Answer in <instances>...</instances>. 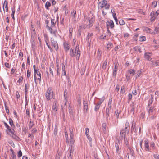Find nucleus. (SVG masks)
Masks as SVG:
<instances>
[{
    "label": "nucleus",
    "instance_id": "1",
    "mask_svg": "<svg viewBox=\"0 0 159 159\" xmlns=\"http://www.w3.org/2000/svg\"><path fill=\"white\" fill-rule=\"evenodd\" d=\"M70 55L71 57L76 56V59H79L80 55V52L79 48V45L76 46L75 50L72 48H71Z\"/></svg>",
    "mask_w": 159,
    "mask_h": 159
},
{
    "label": "nucleus",
    "instance_id": "2",
    "mask_svg": "<svg viewBox=\"0 0 159 159\" xmlns=\"http://www.w3.org/2000/svg\"><path fill=\"white\" fill-rule=\"evenodd\" d=\"M110 5L108 4L107 1L103 0L100 2L98 4V7L100 9H101L104 7L106 9H109L110 8Z\"/></svg>",
    "mask_w": 159,
    "mask_h": 159
},
{
    "label": "nucleus",
    "instance_id": "3",
    "mask_svg": "<svg viewBox=\"0 0 159 159\" xmlns=\"http://www.w3.org/2000/svg\"><path fill=\"white\" fill-rule=\"evenodd\" d=\"M129 122H126L125 125L124 129H123L120 132L121 137H125L126 135V133H128L129 130Z\"/></svg>",
    "mask_w": 159,
    "mask_h": 159
},
{
    "label": "nucleus",
    "instance_id": "4",
    "mask_svg": "<svg viewBox=\"0 0 159 159\" xmlns=\"http://www.w3.org/2000/svg\"><path fill=\"white\" fill-rule=\"evenodd\" d=\"M53 91L51 88H49L46 92L45 96L47 100H49L52 98Z\"/></svg>",
    "mask_w": 159,
    "mask_h": 159
},
{
    "label": "nucleus",
    "instance_id": "5",
    "mask_svg": "<svg viewBox=\"0 0 159 159\" xmlns=\"http://www.w3.org/2000/svg\"><path fill=\"white\" fill-rule=\"evenodd\" d=\"M106 25L107 28H109L110 27L111 29H113L114 27L113 21L111 20L106 22Z\"/></svg>",
    "mask_w": 159,
    "mask_h": 159
},
{
    "label": "nucleus",
    "instance_id": "6",
    "mask_svg": "<svg viewBox=\"0 0 159 159\" xmlns=\"http://www.w3.org/2000/svg\"><path fill=\"white\" fill-rule=\"evenodd\" d=\"M46 28L48 29L51 34H53L55 37H56V34L57 32V30H53L52 27H49L48 25H46Z\"/></svg>",
    "mask_w": 159,
    "mask_h": 159
},
{
    "label": "nucleus",
    "instance_id": "7",
    "mask_svg": "<svg viewBox=\"0 0 159 159\" xmlns=\"http://www.w3.org/2000/svg\"><path fill=\"white\" fill-rule=\"evenodd\" d=\"M51 43L52 45L54 48L57 50L58 49V46L57 41H55L53 39H51Z\"/></svg>",
    "mask_w": 159,
    "mask_h": 159
},
{
    "label": "nucleus",
    "instance_id": "8",
    "mask_svg": "<svg viewBox=\"0 0 159 159\" xmlns=\"http://www.w3.org/2000/svg\"><path fill=\"white\" fill-rule=\"evenodd\" d=\"M88 20L89 21V23L87 26H88L90 28L93 25V24L95 21L94 19L93 18H88Z\"/></svg>",
    "mask_w": 159,
    "mask_h": 159
},
{
    "label": "nucleus",
    "instance_id": "9",
    "mask_svg": "<svg viewBox=\"0 0 159 159\" xmlns=\"http://www.w3.org/2000/svg\"><path fill=\"white\" fill-rule=\"evenodd\" d=\"M145 150L146 151H150V150L148 144V141L147 139L144 140Z\"/></svg>",
    "mask_w": 159,
    "mask_h": 159
},
{
    "label": "nucleus",
    "instance_id": "10",
    "mask_svg": "<svg viewBox=\"0 0 159 159\" xmlns=\"http://www.w3.org/2000/svg\"><path fill=\"white\" fill-rule=\"evenodd\" d=\"M119 142L120 141L118 139H117V140H116L115 143V147L116 149V152L118 154L120 153L119 152V145H120Z\"/></svg>",
    "mask_w": 159,
    "mask_h": 159
},
{
    "label": "nucleus",
    "instance_id": "11",
    "mask_svg": "<svg viewBox=\"0 0 159 159\" xmlns=\"http://www.w3.org/2000/svg\"><path fill=\"white\" fill-rule=\"evenodd\" d=\"M63 45L65 50L67 52L69 50L70 47V44L68 42H65L64 43Z\"/></svg>",
    "mask_w": 159,
    "mask_h": 159
},
{
    "label": "nucleus",
    "instance_id": "12",
    "mask_svg": "<svg viewBox=\"0 0 159 159\" xmlns=\"http://www.w3.org/2000/svg\"><path fill=\"white\" fill-rule=\"evenodd\" d=\"M58 107L57 104L56 102H55L53 103L52 106V110L53 112H56L57 110Z\"/></svg>",
    "mask_w": 159,
    "mask_h": 159
},
{
    "label": "nucleus",
    "instance_id": "13",
    "mask_svg": "<svg viewBox=\"0 0 159 159\" xmlns=\"http://www.w3.org/2000/svg\"><path fill=\"white\" fill-rule=\"evenodd\" d=\"M54 64L53 63H52L51 64L50 66L49 67V72L50 74H51L52 75V76L53 77L54 76L53 71L52 70V69H54Z\"/></svg>",
    "mask_w": 159,
    "mask_h": 159
},
{
    "label": "nucleus",
    "instance_id": "14",
    "mask_svg": "<svg viewBox=\"0 0 159 159\" xmlns=\"http://www.w3.org/2000/svg\"><path fill=\"white\" fill-rule=\"evenodd\" d=\"M83 107L84 109L86 110L87 112L88 109V102L87 100H83Z\"/></svg>",
    "mask_w": 159,
    "mask_h": 159
},
{
    "label": "nucleus",
    "instance_id": "15",
    "mask_svg": "<svg viewBox=\"0 0 159 159\" xmlns=\"http://www.w3.org/2000/svg\"><path fill=\"white\" fill-rule=\"evenodd\" d=\"M70 143L71 144L70 145V147H69L70 150L69 152L73 154L74 150V146L73 144L72 143V141H70Z\"/></svg>",
    "mask_w": 159,
    "mask_h": 159
},
{
    "label": "nucleus",
    "instance_id": "16",
    "mask_svg": "<svg viewBox=\"0 0 159 159\" xmlns=\"http://www.w3.org/2000/svg\"><path fill=\"white\" fill-rule=\"evenodd\" d=\"M111 109H110L109 108H107L106 110V118L108 120L109 117V113H110V110Z\"/></svg>",
    "mask_w": 159,
    "mask_h": 159
},
{
    "label": "nucleus",
    "instance_id": "17",
    "mask_svg": "<svg viewBox=\"0 0 159 159\" xmlns=\"http://www.w3.org/2000/svg\"><path fill=\"white\" fill-rule=\"evenodd\" d=\"M150 54H151V53H150L149 52L145 53L144 54L145 58L149 60V59L150 58V56L149 55Z\"/></svg>",
    "mask_w": 159,
    "mask_h": 159
},
{
    "label": "nucleus",
    "instance_id": "18",
    "mask_svg": "<svg viewBox=\"0 0 159 159\" xmlns=\"http://www.w3.org/2000/svg\"><path fill=\"white\" fill-rule=\"evenodd\" d=\"M102 128L103 131L105 133L106 132V124L105 123H104L102 124Z\"/></svg>",
    "mask_w": 159,
    "mask_h": 159
},
{
    "label": "nucleus",
    "instance_id": "19",
    "mask_svg": "<svg viewBox=\"0 0 159 159\" xmlns=\"http://www.w3.org/2000/svg\"><path fill=\"white\" fill-rule=\"evenodd\" d=\"M11 136L14 139L16 140L19 141L20 140V138L15 134L11 135Z\"/></svg>",
    "mask_w": 159,
    "mask_h": 159
},
{
    "label": "nucleus",
    "instance_id": "20",
    "mask_svg": "<svg viewBox=\"0 0 159 159\" xmlns=\"http://www.w3.org/2000/svg\"><path fill=\"white\" fill-rule=\"evenodd\" d=\"M9 123L11 127H15V125H14L13 120L11 118H9Z\"/></svg>",
    "mask_w": 159,
    "mask_h": 159
},
{
    "label": "nucleus",
    "instance_id": "21",
    "mask_svg": "<svg viewBox=\"0 0 159 159\" xmlns=\"http://www.w3.org/2000/svg\"><path fill=\"white\" fill-rule=\"evenodd\" d=\"M112 101V98H110L109 99L108 103V107L110 108V109L111 108V103Z\"/></svg>",
    "mask_w": 159,
    "mask_h": 159
},
{
    "label": "nucleus",
    "instance_id": "22",
    "mask_svg": "<svg viewBox=\"0 0 159 159\" xmlns=\"http://www.w3.org/2000/svg\"><path fill=\"white\" fill-rule=\"evenodd\" d=\"M10 150L11 152V156L12 158V159H16V155L15 154L14 151L12 149H11Z\"/></svg>",
    "mask_w": 159,
    "mask_h": 159
},
{
    "label": "nucleus",
    "instance_id": "23",
    "mask_svg": "<svg viewBox=\"0 0 159 159\" xmlns=\"http://www.w3.org/2000/svg\"><path fill=\"white\" fill-rule=\"evenodd\" d=\"M121 137L124 139L125 144L128 146L129 144V142L127 138H126V135H125V137Z\"/></svg>",
    "mask_w": 159,
    "mask_h": 159
},
{
    "label": "nucleus",
    "instance_id": "24",
    "mask_svg": "<svg viewBox=\"0 0 159 159\" xmlns=\"http://www.w3.org/2000/svg\"><path fill=\"white\" fill-rule=\"evenodd\" d=\"M51 27H54L56 24V22L54 19H51Z\"/></svg>",
    "mask_w": 159,
    "mask_h": 159
},
{
    "label": "nucleus",
    "instance_id": "25",
    "mask_svg": "<svg viewBox=\"0 0 159 159\" xmlns=\"http://www.w3.org/2000/svg\"><path fill=\"white\" fill-rule=\"evenodd\" d=\"M23 79V78L22 76L20 77L17 81V84L19 85L20 84V83L22 82Z\"/></svg>",
    "mask_w": 159,
    "mask_h": 159
},
{
    "label": "nucleus",
    "instance_id": "26",
    "mask_svg": "<svg viewBox=\"0 0 159 159\" xmlns=\"http://www.w3.org/2000/svg\"><path fill=\"white\" fill-rule=\"evenodd\" d=\"M107 60H106L103 63V65L102 66V68L104 69H106V66L107 64Z\"/></svg>",
    "mask_w": 159,
    "mask_h": 159
},
{
    "label": "nucleus",
    "instance_id": "27",
    "mask_svg": "<svg viewBox=\"0 0 159 159\" xmlns=\"http://www.w3.org/2000/svg\"><path fill=\"white\" fill-rule=\"evenodd\" d=\"M62 70L64 74L65 75H66V73L65 71V66L63 63H62Z\"/></svg>",
    "mask_w": 159,
    "mask_h": 159
},
{
    "label": "nucleus",
    "instance_id": "28",
    "mask_svg": "<svg viewBox=\"0 0 159 159\" xmlns=\"http://www.w3.org/2000/svg\"><path fill=\"white\" fill-rule=\"evenodd\" d=\"M64 97L66 101H67V90L66 89H65L64 93Z\"/></svg>",
    "mask_w": 159,
    "mask_h": 159
},
{
    "label": "nucleus",
    "instance_id": "29",
    "mask_svg": "<svg viewBox=\"0 0 159 159\" xmlns=\"http://www.w3.org/2000/svg\"><path fill=\"white\" fill-rule=\"evenodd\" d=\"M12 14H11V16L13 20H15V17H14V14L15 13V9L14 7L12 8Z\"/></svg>",
    "mask_w": 159,
    "mask_h": 159
},
{
    "label": "nucleus",
    "instance_id": "30",
    "mask_svg": "<svg viewBox=\"0 0 159 159\" xmlns=\"http://www.w3.org/2000/svg\"><path fill=\"white\" fill-rule=\"evenodd\" d=\"M86 67L85 66L83 67L81 70L80 73L82 75H83L85 72Z\"/></svg>",
    "mask_w": 159,
    "mask_h": 159
},
{
    "label": "nucleus",
    "instance_id": "31",
    "mask_svg": "<svg viewBox=\"0 0 159 159\" xmlns=\"http://www.w3.org/2000/svg\"><path fill=\"white\" fill-rule=\"evenodd\" d=\"M125 88L124 86H122L121 89V93L124 94L125 92Z\"/></svg>",
    "mask_w": 159,
    "mask_h": 159
},
{
    "label": "nucleus",
    "instance_id": "32",
    "mask_svg": "<svg viewBox=\"0 0 159 159\" xmlns=\"http://www.w3.org/2000/svg\"><path fill=\"white\" fill-rule=\"evenodd\" d=\"M51 4L49 2H46L45 5V7L47 9H48V7L51 6Z\"/></svg>",
    "mask_w": 159,
    "mask_h": 159
},
{
    "label": "nucleus",
    "instance_id": "33",
    "mask_svg": "<svg viewBox=\"0 0 159 159\" xmlns=\"http://www.w3.org/2000/svg\"><path fill=\"white\" fill-rule=\"evenodd\" d=\"M29 129H31V128L33 126L34 124H33V123L32 122H31V121H30V122H29Z\"/></svg>",
    "mask_w": 159,
    "mask_h": 159
},
{
    "label": "nucleus",
    "instance_id": "34",
    "mask_svg": "<svg viewBox=\"0 0 159 159\" xmlns=\"http://www.w3.org/2000/svg\"><path fill=\"white\" fill-rule=\"evenodd\" d=\"M153 110H154V108L152 107H150L149 110L148 111L149 114H150L151 113L152 114V113L153 111Z\"/></svg>",
    "mask_w": 159,
    "mask_h": 159
},
{
    "label": "nucleus",
    "instance_id": "35",
    "mask_svg": "<svg viewBox=\"0 0 159 159\" xmlns=\"http://www.w3.org/2000/svg\"><path fill=\"white\" fill-rule=\"evenodd\" d=\"M82 28L81 26H80L79 27V29L78 30V34H79L80 36L81 35V32L82 31Z\"/></svg>",
    "mask_w": 159,
    "mask_h": 159
},
{
    "label": "nucleus",
    "instance_id": "36",
    "mask_svg": "<svg viewBox=\"0 0 159 159\" xmlns=\"http://www.w3.org/2000/svg\"><path fill=\"white\" fill-rule=\"evenodd\" d=\"M25 96H27V93L28 91V85L27 84H25Z\"/></svg>",
    "mask_w": 159,
    "mask_h": 159
},
{
    "label": "nucleus",
    "instance_id": "37",
    "mask_svg": "<svg viewBox=\"0 0 159 159\" xmlns=\"http://www.w3.org/2000/svg\"><path fill=\"white\" fill-rule=\"evenodd\" d=\"M76 13V11L74 10H73L71 12V15L73 18H75Z\"/></svg>",
    "mask_w": 159,
    "mask_h": 159
},
{
    "label": "nucleus",
    "instance_id": "38",
    "mask_svg": "<svg viewBox=\"0 0 159 159\" xmlns=\"http://www.w3.org/2000/svg\"><path fill=\"white\" fill-rule=\"evenodd\" d=\"M113 45L112 43L111 42L108 43L107 45V49H109L110 48H111Z\"/></svg>",
    "mask_w": 159,
    "mask_h": 159
},
{
    "label": "nucleus",
    "instance_id": "39",
    "mask_svg": "<svg viewBox=\"0 0 159 159\" xmlns=\"http://www.w3.org/2000/svg\"><path fill=\"white\" fill-rule=\"evenodd\" d=\"M100 105L97 103L95 107L94 110L95 111H97L99 110Z\"/></svg>",
    "mask_w": 159,
    "mask_h": 159
},
{
    "label": "nucleus",
    "instance_id": "40",
    "mask_svg": "<svg viewBox=\"0 0 159 159\" xmlns=\"http://www.w3.org/2000/svg\"><path fill=\"white\" fill-rule=\"evenodd\" d=\"M5 107V110H6V113L7 114H8L9 113V109L8 108L7 106L6 105V103H4Z\"/></svg>",
    "mask_w": 159,
    "mask_h": 159
},
{
    "label": "nucleus",
    "instance_id": "41",
    "mask_svg": "<svg viewBox=\"0 0 159 159\" xmlns=\"http://www.w3.org/2000/svg\"><path fill=\"white\" fill-rule=\"evenodd\" d=\"M72 153L69 152L68 155L67 156L68 159H72Z\"/></svg>",
    "mask_w": 159,
    "mask_h": 159
},
{
    "label": "nucleus",
    "instance_id": "42",
    "mask_svg": "<svg viewBox=\"0 0 159 159\" xmlns=\"http://www.w3.org/2000/svg\"><path fill=\"white\" fill-rule=\"evenodd\" d=\"M150 16H151L154 17L155 18H156V17L157 16L156 14H155L154 11H152L150 13Z\"/></svg>",
    "mask_w": 159,
    "mask_h": 159
},
{
    "label": "nucleus",
    "instance_id": "43",
    "mask_svg": "<svg viewBox=\"0 0 159 159\" xmlns=\"http://www.w3.org/2000/svg\"><path fill=\"white\" fill-rule=\"evenodd\" d=\"M129 71L130 74H132L133 75L135 73V71L133 69H131Z\"/></svg>",
    "mask_w": 159,
    "mask_h": 159
},
{
    "label": "nucleus",
    "instance_id": "44",
    "mask_svg": "<svg viewBox=\"0 0 159 159\" xmlns=\"http://www.w3.org/2000/svg\"><path fill=\"white\" fill-rule=\"evenodd\" d=\"M69 113L70 115L72 114L73 113V110L71 106H69Z\"/></svg>",
    "mask_w": 159,
    "mask_h": 159
},
{
    "label": "nucleus",
    "instance_id": "45",
    "mask_svg": "<svg viewBox=\"0 0 159 159\" xmlns=\"http://www.w3.org/2000/svg\"><path fill=\"white\" fill-rule=\"evenodd\" d=\"M119 23L121 25H123L125 24V22L122 19L119 20Z\"/></svg>",
    "mask_w": 159,
    "mask_h": 159
},
{
    "label": "nucleus",
    "instance_id": "46",
    "mask_svg": "<svg viewBox=\"0 0 159 159\" xmlns=\"http://www.w3.org/2000/svg\"><path fill=\"white\" fill-rule=\"evenodd\" d=\"M146 40V38L145 36H142L140 37L139 38V41H145Z\"/></svg>",
    "mask_w": 159,
    "mask_h": 159
},
{
    "label": "nucleus",
    "instance_id": "47",
    "mask_svg": "<svg viewBox=\"0 0 159 159\" xmlns=\"http://www.w3.org/2000/svg\"><path fill=\"white\" fill-rule=\"evenodd\" d=\"M128 148L130 150L131 154L133 156H134V153L133 150L132 149L130 148L129 147H128Z\"/></svg>",
    "mask_w": 159,
    "mask_h": 159
},
{
    "label": "nucleus",
    "instance_id": "48",
    "mask_svg": "<svg viewBox=\"0 0 159 159\" xmlns=\"http://www.w3.org/2000/svg\"><path fill=\"white\" fill-rule=\"evenodd\" d=\"M145 113V112H143L141 113L140 116V118L142 119H143L144 117Z\"/></svg>",
    "mask_w": 159,
    "mask_h": 159
},
{
    "label": "nucleus",
    "instance_id": "49",
    "mask_svg": "<svg viewBox=\"0 0 159 159\" xmlns=\"http://www.w3.org/2000/svg\"><path fill=\"white\" fill-rule=\"evenodd\" d=\"M93 34L92 33H88L87 37L90 39H91V37L93 36Z\"/></svg>",
    "mask_w": 159,
    "mask_h": 159
},
{
    "label": "nucleus",
    "instance_id": "50",
    "mask_svg": "<svg viewBox=\"0 0 159 159\" xmlns=\"http://www.w3.org/2000/svg\"><path fill=\"white\" fill-rule=\"evenodd\" d=\"M104 98L103 97L101 99H100V101L98 103V104L100 105L104 101Z\"/></svg>",
    "mask_w": 159,
    "mask_h": 159
},
{
    "label": "nucleus",
    "instance_id": "51",
    "mask_svg": "<svg viewBox=\"0 0 159 159\" xmlns=\"http://www.w3.org/2000/svg\"><path fill=\"white\" fill-rule=\"evenodd\" d=\"M153 95H151L152 100L151 101H150V100L149 101V103H148V106L149 107H150V106L151 105V104L152 103V99L153 98Z\"/></svg>",
    "mask_w": 159,
    "mask_h": 159
},
{
    "label": "nucleus",
    "instance_id": "52",
    "mask_svg": "<svg viewBox=\"0 0 159 159\" xmlns=\"http://www.w3.org/2000/svg\"><path fill=\"white\" fill-rule=\"evenodd\" d=\"M57 129L56 126H55V128L54 131V134L55 135H56L57 134Z\"/></svg>",
    "mask_w": 159,
    "mask_h": 159
},
{
    "label": "nucleus",
    "instance_id": "53",
    "mask_svg": "<svg viewBox=\"0 0 159 159\" xmlns=\"http://www.w3.org/2000/svg\"><path fill=\"white\" fill-rule=\"evenodd\" d=\"M22 155V153L21 150H20L18 153V157H20Z\"/></svg>",
    "mask_w": 159,
    "mask_h": 159
},
{
    "label": "nucleus",
    "instance_id": "54",
    "mask_svg": "<svg viewBox=\"0 0 159 159\" xmlns=\"http://www.w3.org/2000/svg\"><path fill=\"white\" fill-rule=\"evenodd\" d=\"M128 101L129 102L132 99V94L129 93L128 95Z\"/></svg>",
    "mask_w": 159,
    "mask_h": 159
},
{
    "label": "nucleus",
    "instance_id": "55",
    "mask_svg": "<svg viewBox=\"0 0 159 159\" xmlns=\"http://www.w3.org/2000/svg\"><path fill=\"white\" fill-rule=\"evenodd\" d=\"M151 29L148 27H146L145 28L144 30L146 31L147 33H150Z\"/></svg>",
    "mask_w": 159,
    "mask_h": 159
},
{
    "label": "nucleus",
    "instance_id": "56",
    "mask_svg": "<svg viewBox=\"0 0 159 159\" xmlns=\"http://www.w3.org/2000/svg\"><path fill=\"white\" fill-rule=\"evenodd\" d=\"M34 79L35 82L36 81V74L37 73V72L36 69L34 70Z\"/></svg>",
    "mask_w": 159,
    "mask_h": 159
},
{
    "label": "nucleus",
    "instance_id": "57",
    "mask_svg": "<svg viewBox=\"0 0 159 159\" xmlns=\"http://www.w3.org/2000/svg\"><path fill=\"white\" fill-rule=\"evenodd\" d=\"M5 66L7 68H10L11 65H10L8 63L6 62L5 63Z\"/></svg>",
    "mask_w": 159,
    "mask_h": 159
},
{
    "label": "nucleus",
    "instance_id": "58",
    "mask_svg": "<svg viewBox=\"0 0 159 159\" xmlns=\"http://www.w3.org/2000/svg\"><path fill=\"white\" fill-rule=\"evenodd\" d=\"M141 73V70H139L137 71V76L136 77V78H137L138 77H139L140 76V74Z\"/></svg>",
    "mask_w": 159,
    "mask_h": 159
},
{
    "label": "nucleus",
    "instance_id": "59",
    "mask_svg": "<svg viewBox=\"0 0 159 159\" xmlns=\"http://www.w3.org/2000/svg\"><path fill=\"white\" fill-rule=\"evenodd\" d=\"M16 97L17 99H19L20 97V96L19 94V93L18 91H16Z\"/></svg>",
    "mask_w": 159,
    "mask_h": 159
},
{
    "label": "nucleus",
    "instance_id": "60",
    "mask_svg": "<svg viewBox=\"0 0 159 159\" xmlns=\"http://www.w3.org/2000/svg\"><path fill=\"white\" fill-rule=\"evenodd\" d=\"M115 70L117 71V63H115V66L113 69V70Z\"/></svg>",
    "mask_w": 159,
    "mask_h": 159
},
{
    "label": "nucleus",
    "instance_id": "61",
    "mask_svg": "<svg viewBox=\"0 0 159 159\" xmlns=\"http://www.w3.org/2000/svg\"><path fill=\"white\" fill-rule=\"evenodd\" d=\"M5 8L6 12L8 11V2H6V4L5 6Z\"/></svg>",
    "mask_w": 159,
    "mask_h": 159
},
{
    "label": "nucleus",
    "instance_id": "62",
    "mask_svg": "<svg viewBox=\"0 0 159 159\" xmlns=\"http://www.w3.org/2000/svg\"><path fill=\"white\" fill-rule=\"evenodd\" d=\"M131 128L132 131H134L135 133L136 132L137 130L134 125V126L133 127V125H132Z\"/></svg>",
    "mask_w": 159,
    "mask_h": 159
},
{
    "label": "nucleus",
    "instance_id": "63",
    "mask_svg": "<svg viewBox=\"0 0 159 159\" xmlns=\"http://www.w3.org/2000/svg\"><path fill=\"white\" fill-rule=\"evenodd\" d=\"M86 41L88 42V44H89V46H90L91 39L86 38Z\"/></svg>",
    "mask_w": 159,
    "mask_h": 159
},
{
    "label": "nucleus",
    "instance_id": "64",
    "mask_svg": "<svg viewBox=\"0 0 159 159\" xmlns=\"http://www.w3.org/2000/svg\"><path fill=\"white\" fill-rule=\"evenodd\" d=\"M154 157L156 159H159V155L158 154H155L154 155Z\"/></svg>",
    "mask_w": 159,
    "mask_h": 159
}]
</instances>
